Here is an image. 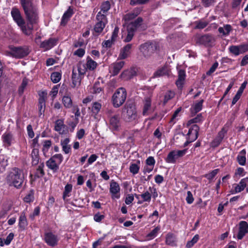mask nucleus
<instances>
[{"instance_id":"nucleus-1","label":"nucleus","mask_w":248,"mask_h":248,"mask_svg":"<svg viewBox=\"0 0 248 248\" xmlns=\"http://www.w3.org/2000/svg\"><path fill=\"white\" fill-rule=\"evenodd\" d=\"M20 3L28 20L27 24H25L24 20L17 8H13L11 14L14 20L20 27L23 33L30 36L32 34L33 25L37 23L38 19L37 9L33 5L32 0H20Z\"/></svg>"},{"instance_id":"nucleus-2","label":"nucleus","mask_w":248,"mask_h":248,"mask_svg":"<svg viewBox=\"0 0 248 248\" xmlns=\"http://www.w3.org/2000/svg\"><path fill=\"white\" fill-rule=\"evenodd\" d=\"M24 180L23 170L18 168H13L8 173L6 177V182L9 186H14L16 188L21 187Z\"/></svg>"},{"instance_id":"nucleus-3","label":"nucleus","mask_w":248,"mask_h":248,"mask_svg":"<svg viewBox=\"0 0 248 248\" xmlns=\"http://www.w3.org/2000/svg\"><path fill=\"white\" fill-rule=\"evenodd\" d=\"M194 40L197 45L203 46L207 47H212L215 45L216 38L214 35L207 33L196 35Z\"/></svg>"},{"instance_id":"nucleus-4","label":"nucleus","mask_w":248,"mask_h":248,"mask_svg":"<svg viewBox=\"0 0 248 248\" xmlns=\"http://www.w3.org/2000/svg\"><path fill=\"white\" fill-rule=\"evenodd\" d=\"M122 116L126 122H132L138 118L135 106L133 104H126L123 109Z\"/></svg>"},{"instance_id":"nucleus-5","label":"nucleus","mask_w":248,"mask_h":248,"mask_svg":"<svg viewBox=\"0 0 248 248\" xmlns=\"http://www.w3.org/2000/svg\"><path fill=\"white\" fill-rule=\"evenodd\" d=\"M158 48V44L155 41H147L139 46L140 52L146 58L151 57Z\"/></svg>"},{"instance_id":"nucleus-6","label":"nucleus","mask_w":248,"mask_h":248,"mask_svg":"<svg viewBox=\"0 0 248 248\" xmlns=\"http://www.w3.org/2000/svg\"><path fill=\"white\" fill-rule=\"evenodd\" d=\"M30 51L27 46H9V50H6L5 54L7 56L21 59L27 56Z\"/></svg>"},{"instance_id":"nucleus-7","label":"nucleus","mask_w":248,"mask_h":248,"mask_svg":"<svg viewBox=\"0 0 248 248\" xmlns=\"http://www.w3.org/2000/svg\"><path fill=\"white\" fill-rule=\"evenodd\" d=\"M127 97V92L124 88H118L112 96V103L114 108H118L125 102Z\"/></svg>"},{"instance_id":"nucleus-8","label":"nucleus","mask_w":248,"mask_h":248,"mask_svg":"<svg viewBox=\"0 0 248 248\" xmlns=\"http://www.w3.org/2000/svg\"><path fill=\"white\" fill-rule=\"evenodd\" d=\"M63 157L62 154H58L51 156L46 162V166L53 172H56L59 169Z\"/></svg>"},{"instance_id":"nucleus-9","label":"nucleus","mask_w":248,"mask_h":248,"mask_svg":"<svg viewBox=\"0 0 248 248\" xmlns=\"http://www.w3.org/2000/svg\"><path fill=\"white\" fill-rule=\"evenodd\" d=\"M97 66L96 62L92 60V59L88 56L86 58V62L85 64L80 63L78 65V70L79 74L81 75H84L86 71H93Z\"/></svg>"},{"instance_id":"nucleus-10","label":"nucleus","mask_w":248,"mask_h":248,"mask_svg":"<svg viewBox=\"0 0 248 248\" xmlns=\"http://www.w3.org/2000/svg\"><path fill=\"white\" fill-rule=\"evenodd\" d=\"M59 236L52 232H47L44 233V240L49 247H55L57 246L60 241Z\"/></svg>"},{"instance_id":"nucleus-11","label":"nucleus","mask_w":248,"mask_h":248,"mask_svg":"<svg viewBox=\"0 0 248 248\" xmlns=\"http://www.w3.org/2000/svg\"><path fill=\"white\" fill-rule=\"evenodd\" d=\"M95 19L97 22L94 26L93 31L97 35H99L103 31L108 22V19H105L104 16L100 15V14L96 16Z\"/></svg>"},{"instance_id":"nucleus-12","label":"nucleus","mask_w":248,"mask_h":248,"mask_svg":"<svg viewBox=\"0 0 248 248\" xmlns=\"http://www.w3.org/2000/svg\"><path fill=\"white\" fill-rule=\"evenodd\" d=\"M120 187L116 182L112 181L110 183L109 192L112 199H118L120 198Z\"/></svg>"},{"instance_id":"nucleus-13","label":"nucleus","mask_w":248,"mask_h":248,"mask_svg":"<svg viewBox=\"0 0 248 248\" xmlns=\"http://www.w3.org/2000/svg\"><path fill=\"white\" fill-rule=\"evenodd\" d=\"M227 132V129H225V127H223L221 130L218 133L217 136L214 139V140L211 142V146L213 148L217 147L222 142L225 134Z\"/></svg>"},{"instance_id":"nucleus-14","label":"nucleus","mask_w":248,"mask_h":248,"mask_svg":"<svg viewBox=\"0 0 248 248\" xmlns=\"http://www.w3.org/2000/svg\"><path fill=\"white\" fill-rule=\"evenodd\" d=\"M111 8V4L108 0L103 1L100 5V11H99L96 16L100 14L104 16L105 19L107 18V16L108 15L109 11Z\"/></svg>"},{"instance_id":"nucleus-15","label":"nucleus","mask_w":248,"mask_h":248,"mask_svg":"<svg viewBox=\"0 0 248 248\" xmlns=\"http://www.w3.org/2000/svg\"><path fill=\"white\" fill-rule=\"evenodd\" d=\"M58 42V39L55 38H50L47 40H45L41 43L40 47L48 50L55 46Z\"/></svg>"},{"instance_id":"nucleus-16","label":"nucleus","mask_w":248,"mask_h":248,"mask_svg":"<svg viewBox=\"0 0 248 248\" xmlns=\"http://www.w3.org/2000/svg\"><path fill=\"white\" fill-rule=\"evenodd\" d=\"M248 232V223L245 221H241L239 222V231L237 237L238 239H242Z\"/></svg>"},{"instance_id":"nucleus-17","label":"nucleus","mask_w":248,"mask_h":248,"mask_svg":"<svg viewBox=\"0 0 248 248\" xmlns=\"http://www.w3.org/2000/svg\"><path fill=\"white\" fill-rule=\"evenodd\" d=\"M200 128L197 124L193 125L188 130L187 134V137L191 141H195L198 137V132Z\"/></svg>"},{"instance_id":"nucleus-18","label":"nucleus","mask_w":248,"mask_h":248,"mask_svg":"<svg viewBox=\"0 0 248 248\" xmlns=\"http://www.w3.org/2000/svg\"><path fill=\"white\" fill-rule=\"evenodd\" d=\"M121 125L118 115H115L109 119V128L113 131H118Z\"/></svg>"},{"instance_id":"nucleus-19","label":"nucleus","mask_w":248,"mask_h":248,"mask_svg":"<svg viewBox=\"0 0 248 248\" xmlns=\"http://www.w3.org/2000/svg\"><path fill=\"white\" fill-rule=\"evenodd\" d=\"M151 95L144 97L143 100V107L142 114L143 116H147L149 114V110L151 108Z\"/></svg>"},{"instance_id":"nucleus-20","label":"nucleus","mask_w":248,"mask_h":248,"mask_svg":"<svg viewBox=\"0 0 248 248\" xmlns=\"http://www.w3.org/2000/svg\"><path fill=\"white\" fill-rule=\"evenodd\" d=\"M28 225L26 216V212L24 211L20 214L19 217L18 228L20 231H24Z\"/></svg>"},{"instance_id":"nucleus-21","label":"nucleus","mask_w":248,"mask_h":248,"mask_svg":"<svg viewBox=\"0 0 248 248\" xmlns=\"http://www.w3.org/2000/svg\"><path fill=\"white\" fill-rule=\"evenodd\" d=\"M65 127L63 120L58 119L55 121L54 130L60 134L63 135L66 133L64 130Z\"/></svg>"},{"instance_id":"nucleus-22","label":"nucleus","mask_w":248,"mask_h":248,"mask_svg":"<svg viewBox=\"0 0 248 248\" xmlns=\"http://www.w3.org/2000/svg\"><path fill=\"white\" fill-rule=\"evenodd\" d=\"M73 14L74 11L73 8L71 6L69 7L67 10L64 12L62 16L61 25L65 26Z\"/></svg>"},{"instance_id":"nucleus-23","label":"nucleus","mask_w":248,"mask_h":248,"mask_svg":"<svg viewBox=\"0 0 248 248\" xmlns=\"http://www.w3.org/2000/svg\"><path fill=\"white\" fill-rule=\"evenodd\" d=\"M132 44H127L120 51L118 59L123 60L126 59L130 54Z\"/></svg>"},{"instance_id":"nucleus-24","label":"nucleus","mask_w":248,"mask_h":248,"mask_svg":"<svg viewBox=\"0 0 248 248\" xmlns=\"http://www.w3.org/2000/svg\"><path fill=\"white\" fill-rule=\"evenodd\" d=\"M248 184V177L241 180L239 184L234 186L235 193H239L243 191Z\"/></svg>"},{"instance_id":"nucleus-25","label":"nucleus","mask_w":248,"mask_h":248,"mask_svg":"<svg viewBox=\"0 0 248 248\" xmlns=\"http://www.w3.org/2000/svg\"><path fill=\"white\" fill-rule=\"evenodd\" d=\"M82 76L79 73L78 74L74 70H73L72 75V88L78 87L80 85Z\"/></svg>"},{"instance_id":"nucleus-26","label":"nucleus","mask_w":248,"mask_h":248,"mask_svg":"<svg viewBox=\"0 0 248 248\" xmlns=\"http://www.w3.org/2000/svg\"><path fill=\"white\" fill-rule=\"evenodd\" d=\"M31 163L33 166L39 164L40 160L39 151L37 148H33L31 153Z\"/></svg>"},{"instance_id":"nucleus-27","label":"nucleus","mask_w":248,"mask_h":248,"mask_svg":"<svg viewBox=\"0 0 248 248\" xmlns=\"http://www.w3.org/2000/svg\"><path fill=\"white\" fill-rule=\"evenodd\" d=\"M186 78V72L184 70L180 69L178 71V79L176 81V84L178 88H182Z\"/></svg>"},{"instance_id":"nucleus-28","label":"nucleus","mask_w":248,"mask_h":248,"mask_svg":"<svg viewBox=\"0 0 248 248\" xmlns=\"http://www.w3.org/2000/svg\"><path fill=\"white\" fill-rule=\"evenodd\" d=\"M2 140L4 145L10 146L14 140L13 136L10 132H6L2 136Z\"/></svg>"},{"instance_id":"nucleus-29","label":"nucleus","mask_w":248,"mask_h":248,"mask_svg":"<svg viewBox=\"0 0 248 248\" xmlns=\"http://www.w3.org/2000/svg\"><path fill=\"white\" fill-rule=\"evenodd\" d=\"M42 151L44 156H46L50 148L52 146V141L51 140H45L42 141Z\"/></svg>"},{"instance_id":"nucleus-30","label":"nucleus","mask_w":248,"mask_h":248,"mask_svg":"<svg viewBox=\"0 0 248 248\" xmlns=\"http://www.w3.org/2000/svg\"><path fill=\"white\" fill-rule=\"evenodd\" d=\"M141 10L140 8H135L132 12L127 14L124 16V19L125 20L129 21L135 18L140 13Z\"/></svg>"},{"instance_id":"nucleus-31","label":"nucleus","mask_w":248,"mask_h":248,"mask_svg":"<svg viewBox=\"0 0 248 248\" xmlns=\"http://www.w3.org/2000/svg\"><path fill=\"white\" fill-rule=\"evenodd\" d=\"M124 64V61L116 62L112 64V73L113 76L117 75Z\"/></svg>"},{"instance_id":"nucleus-32","label":"nucleus","mask_w":248,"mask_h":248,"mask_svg":"<svg viewBox=\"0 0 248 248\" xmlns=\"http://www.w3.org/2000/svg\"><path fill=\"white\" fill-rule=\"evenodd\" d=\"M69 141L70 140L69 138H65L61 141V145L62 147V151L66 154L69 153L71 150V147L68 144Z\"/></svg>"},{"instance_id":"nucleus-33","label":"nucleus","mask_w":248,"mask_h":248,"mask_svg":"<svg viewBox=\"0 0 248 248\" xmlns=\"http://www.w3.org/2000/svg\"><path fill=\"white\" fill-rule=\"evenodd\" d=\"M136 74V72L133 70H127L124 71L121 74V77L124 80H128L135 76Z\"/></svg>"},{"instance_id":"nucleus-34","label":"nucleus","mask_w":248,"mask_h":248,"mask_svg":"<svg viewBox=\"0 0 248 248\" xmlns=\"http://www.w3.org/2000/svg\"><path fill=\"white\" fill-rule=\"evenodd\" d=\"M246 151L245 149H243L239 152V155H237V161L238 163L241 166H244L246 164Z\"/></svg>"},{"instance_id":"nucleus-35","label":"nucleus","mask_w":248,"mask_h":248,"mask_svg":"<svg viewBox=\"0 0 248 248\" xmlns=\"http://www.w3.org/2000/svg\"><path fill=\"white\" fill-rule=\"evenodd\" d=\"M62 103L66 108H70L73 107V102L71 97L68 95H64L62 98Z\"/></svg>"},{"instance_id":"nucleus-36","label":"nucleus","mask_w":248,"mask_h":248,"mask_svg":"<svg viewBox=\"0 0 248 248\" xmlns=\"http://www.w3.org/2000/svg\"><path fill=\"white\" fill-rule=\"evenodd\" d=\"M140 161L138 160L136 163H131L129 167V171L133 175L138 173L140 170Z\"/></svg>"},{"instance_id":"nucleus-37","label":"nucleus","mask_w":248,"mask_h":248,"mask_svg":"<svg viewBox=\"0 0 248 248\" xmlns=\"http://www.w3.org/2000/svg\"><path fill=\"white\" fill-rule=\"evenodd\" d=\"M177 158L178 157L175 154V150H173L169 153L165 161L168 163H175Z\"/></svg>"},{"instance_id":"nucleus-38","label":"nucleus","mask_w":248,"mask_h":248,"mask_svg":"<svg viewBox=\"0 0 248 248\" xmlns=\"http://www.w3.org/2000/svg\"><path fill=\"white\" fill-rule=\"evenodd\" d=\"M143 19L140 17H139L135 21L129 24L127 27L130 28H133V29L136 31L137 29L141 25Z\"/></svg>"},{"instance_id":"nucleus-39","label":"nucleus","mask_w":248,"mask_h":248,"mask_svg":"<svg viewBox=\"0 0 248 248\" xmlns=\"http://www.w3.org/2000/svg\"><path fill=\"white\" fill-rule=\"evenodd\" d=\"M232 30V27L230 25L227 24L223 27H219L218 29V32L224 36L228 35Z\"/></svg>"},{"instance_id":"nucleus-40","label":"nucleus","mask_w":248,"mask_h":248,"mask_svg":"<svg viewBox=\"0 0 248 248\" xmlns=\"http://www.w3.org/2000/svg\"><path fill=\"white\" fill-rule=\"evenodd\" d=\"M140 197L142 199V201H139L138 202L139 204H141L144 202H150L151 200L152 195L149 191H146L140 194Z\"/></svg>"},{"instance_id":"nucleus-41","label":"nucleus","mask_w":248,"mask_h":248,"mask_svg":"<svg viewBox=\"0 0 248 248\" xmlns=\"http://www.w3.org/2000/svg\"><path fill=\"white\" fill-rule=\"evenodd\" d=\"M168 74V69L167 67L164 66L158 68L157 71L154 74L155 77H158L163 76Z\"/></svg>"},{"instance_id":"nucleus-42","label":"nucleus","mask_w":248,"mask_h":248,"mask_svg":"<svg viewBox=\"0 0 248 248\" xmlns=\"http://www.w3.org/2000/svg\"><path fill=\"white\" fill-rule=\"evenodd\" d=\"M44 167L45 165L44 163H41L39 165L35 173V176L36 177L41 178L45 175V171L44 170Z\"/></svg>"},{"instance_id":"nucleus-43","label":"nucleus","mask_w":248,"mask_h":248,"mask_svg":"<svg viewBox=\"0 0 248 248\" xmlns=\"http://www.w3.org/2000/svg\"><path fill=\"white\" fill-rule=\"evenodd\" d=\"M72 185L70 184H67L65 186L62 194V198L64 200H65L67 197H69L70 196V193L72 191Z\"/></svg>"},{"instance_id":"nucleus-44","label":"nucleus","mask_w":248,"mask_h":248,"mask_svg":"<svg viewBox=\"0 0 248 248\" xmlns=\"http://www.w3.org/2000/svg\"><path fill=\"white\" fill-rule=\"evenodd\" d=\"M135 32V31L134 30L133 28L127 27V35L126 37L124 39V41L125 43L131 41L134 36Z\"/></svg>"},{"instance_id":"nucleus-45","label":"nucleus","mask_w":248,"mask_h":248,"mask_svg":"<svg viewBox=\"0 0 248 248\" xmlns=\"http://www.w3.org/2000/svg\"><path fill=\"white\" fill-rule=\"evenodd\" d=\"M175 96V93L171 91H168L165 94L163 100V104L165 105L169 100L173 98Z\"/></svg>"},{"instance_id":"nucleus-46","label":"nucleus","mask_w":248,"mask_h":248,"mask_svg":"<svg viewBox=\"0 0 248 248\" xmlns=\"http://www.w3.org/2000/svg\"><path fill=\"white\" fill-rule=\"evenodd\" d=\"M28 83V79L24 78L22 81L21 85L19 86L18 92L19 95H22L24 93V90L26 89Z\"/></svg>"},{"instance_id":"nucleus-47","label":"nucleus","mask_w":248,"mask_h":248,"mask_svg":"<svg viewBox=\"0 0 248 248\" xmlns=\"http://www.w3.org/2000/svg\"><path fill=\"white\" fill-rule=\"evenodd\" d=\"M50 78L54 83H57L61 80L62 74L59 72H54L51 74Z\"/></svg>"},{"instance_id":"nucleus-48","label":"nucleus","mask_w":248,"mask_h":248,"mask_svg":"<svg viewBox=\"0 0 248 248\" xmlns=\"http://www.w3.org/2000/svg\"><path fill=\"white\" fill-rule=\"evenodd\" d=\"M175 242V238L172 233H169L166 237V243L169 245L173 246Z\"/></svg>"},{"instance_id":"nucleus-49","label":"nucleus","mask_w":248,"mask_h":248,"mask_svg":"<svg viewBox=\"0 0 248 248\" xmlns=\"http://www.w3.org/2000/svg\"><path fill=\"white\" fill-rule=\"evenodd\" d=\"M204 102L203 99H201L193 106V109L194 113H196L202 109V104Z\"/></svg>"},{"instance_id":"nucleus-50","label":"nucleus","mask_w":248,"mask_h":248,"mask_svg":"<svg viewBox=\"0 0 248 248\" xmlns=\"http://www.w3.org/2000/svg\"><path fill=\"white\" fill-rule=\"evenodd\" d=\"M78 118H74V121L68 122V124L69 126V131L73 132L78 124Z\"/></svg>"},{"instance_id":"nucleus-51","label":"nucleus","mask_w":248,"mask_h":248,"mask_svg":"<svg viewBox=\"0 0 248 248\" xmlns=\"http://www.w3.org/2000/svg\"><path fill=\"white\" fill-rule=\"evenodd\" d=\"M199 239V236L198 234H196L194 235V236L192 238V239L188 241L186 245V247L187 248H191L193 246V245L197 242Z\"/></svg>"},{"instance_id":"nucleus-52","label":"nucleus","mask_w":248,"mask_h":248,"mask_svg":"<svg viewBox=\"0 0 248 248\" xmlns=\"http://www.w3.org/2000/svg\"><path fill=\"white\" fill-rule=\"evenodd\" d=\"M39 98L38 99L39 104H45L46 99L47 93L45 91H43L39 93Z\"/></svg>"},{"instance_id":"nucleus-53","label":"nucleus","mask_w":248,"mask_h":248,"mask_svg":"<svg viewBox=\"0 0 248 248\" xmlns=\"http://www.w3.org/2000/svg\"><path fill=\"white\" fill-rule=\"evenodd\" d=\"M181 110V108H178L174 112L172 115L171 119L170 120V123L172 124H174L176 123V121L178 120L177 117L178 116L179 113Z\"/></svg>"},{"instance_id":"nucleus-54","label":"nucleus","mask_w":248,"mask_h":248,"mask_svg":"<svg viewBox=\"0 0 248 248\" xmlns=\"http://www.w3.org/2000/svg\"><path fill=\"white\" fill-rule=\"evenodd\" d=\"M229 51L234 55L235 56H238L240 55L238 46H231L229 48Z\"/></svg>"},{"instance_id":"nucleus-55","label":"nucleus","mask_w":248,"mask_h":248,"mask_svg":"<svg viewBox=\"0 0 248 248\" xmlns=\"http://www.w3.org/2000/svg\"><path fill=\"white\" fill-rule=\"evenodd\" d=\"M101 108V105L100 103L95 102L93 103L92 107V111L93 113L97 114L100 111Z\"/></svg>"},{"instance_id":"nucleus-56","label":"nucleus","mask_w":248,"mask_h":248,"mask_svg":"<svg viewBox=\"0 0 248 248\" xmlns=\"http://www.w3.org/2000/svg\"><path fill=\"white\" fill-rule=\"evenodd\" d=\"M218 171L219 169H218L214 170L209 173L205 174V177L208 180H212L217 174Z\"/></svg>"},{"instance_id":"nucleus-57","label":"nucleus","mask_w":248,"mask_h":248,"mask_svg":"<svg viewBox=\"0 0 248 248\" xmlns=\"http://www.w3.org/2000/svg\"><path fill=\"white\" fill-rule=\"evenodd\" d=\"M149 0H130V4L132 6L141 5L148 2Z\"/></svg>"},{"instance_id":"nucleus-58","label":"nucleus","mask_w":248,"mask_h":248,"mask_svg":"<svg viewBox=\"0 0 248 248\" xmlns=\"http://www.w3.org/2000/svg\"><path fill=\"white\" fill-rule=\"evenodd\" d=\"M34 196L33 193L32 191H30L24 198V201L27 203H30L33 201Z\"/></svg>"},{"instance_id":"nucleus-59","label":"nucleus","mask_w":248,"mask_h":248,"mask_svg":"<svg viewBox=\"0 0 248 248\" xmlns=\"http://www.w3.org/2000/svg\"><path fill=\"white\" fill-rule=\"evenodd\" d=\"M238 46L240 54L244 53L248 51V44H243Z\"/></svg>"},{"instance_id":"nucleus-60","label":"nucleus","mask_w":248,"mask_h":248,"mask_svg":"<svg viewBox=\"0 0 248 248\" xmlns=\"http://www.w3.org/2000/svg\"><path fill=\"white\" fill-rule=\"evenodd\" d=\"M202 120V114H199L197 115V116L193 118L192 119H191L188 121V123L189 124H192V123H199Z\"/></svg>"},{"instance_id":"nucleus-61","label":"nucleus","mask_w":248,"mask_h":248,"mask_svg":"<svg viewBox=\"0 0 248 248\" xmlns=\"http://www.w3.org/2000/svg\"><path fill=\"white\" fill-rule=\"evenodd\" d=\"M105 218V216L101 214L99 212L95 214L93 216V219L97 222H100Z\"/></svg>"},{"instance_id":"nucleus-62","label":"nucleus","mask_w":248,"mask_h":248,"mask_svg":"<svg viewBox=\"0 0 248 248\" xmlns=\"http://www.w3.org/2000/svg\"><path fill=\"white\" fill-rule=\"evenodd\" d=\"M194 200V199L193 197V195H192V193L190 191H187V196L186 198V202L188 204H191L192 203H193Z\"/></svg>"},{"instance_id":"nucleus-63","label":"nucleus","mask_w":248,"mask_h":248,"mask_svg":"<svg viewBox=\"0 0 248 248\" xmlns=\"http://www.w3.org/2000/svg\"><path fill=\"white\" fill-rule=\"evenodd\" d=\"M72 108V112L75 113V118H78L80 115L79 108L77 105H74Z\"/></svg>"},{"instance_id":"nucleus-64","label":"nucleus","mask_w":248,"mask_h":248,"mask_svg":"<svg viewBox=\"0 0 248 248\" xmlns=\"http://www.w3.org/2000/svg\"><path fill=\"white\" fill-rule=\"evenodd\" d=\"M27 133L29 137L32 139L34 136V133L33 131L32 126L31 124H29L27 126Z\"/></svg>"}]
</instances>
